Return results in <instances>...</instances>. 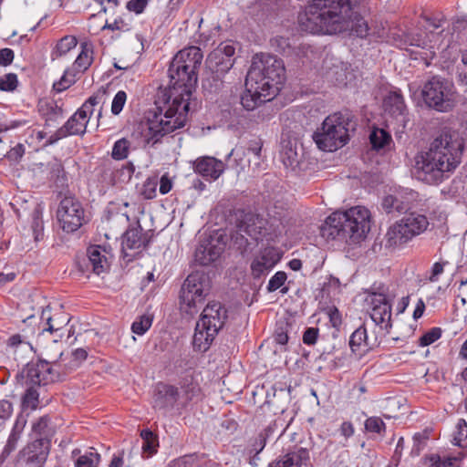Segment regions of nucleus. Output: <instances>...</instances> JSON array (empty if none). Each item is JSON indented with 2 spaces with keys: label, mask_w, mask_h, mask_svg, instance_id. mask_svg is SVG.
Instances as JSON below:
<instances>
[{
  "label": "nucleus",
  "mask_w": 467,
  "mask_h": 467,
  "mask_svg": "<svg viewBox=\"0 0 467 467\" xmlns=\"http://www.w3.org/2000/svg\"><path fill=\"white\" fill-rule=\"evenodd\" d=\"M150 238L147 232H143L140 225L129 227L122 235L121 250L124 256H128L127 250H137L148 246Z\"/></svg>",
  "instance_id": "393cba45"
},
{
  "label": "nucleus",
  "mask_w": 467,
  "mask_h": 467,
  "mask_svg": "<svg viewBox=\"0 0 467 467\" xmlns=\"http://www.w3.org/2000/svg\"><path fill=\"white\" fill-rule=\"evenodd\" d=\"M327 314L332 327L338 328L342 324V317L339 310L336 306H332L327 309Z\"/></svg>",
  "instance_id": "338daca9"
},
{
  "label": "nucleus",
  "mask_w": 467,
  "mask_h": 467,
  "mask_svg": "<svg viewBox=\"0 0 467 467\" xmlns=\"http://www.w3.org/2000/svg\"><path fill=\"white\" fill-rule=\"evenodd\" d=\"M130 148V142L125 139L122 138L120 140H118L112 148L111 156L114 160L121 161L128 157Z\"/></svg>",
  "instance_id": "49530a36"
},
{
  "label": "nucleus",
  "mask_w": 467,
  "mask_h": 467,
  "mask_svg": "<svg viewBox=\"0 0 467 467\" xmlns=\"http://www.w3.org/2000/svg\"><path fill=\"white\" fill-rule=\"evenodd\" d=\"M25 153V146L21 143H17L15 147H13L7 153L5 157L10 161L18 162Z\"/></svg>",
  "instance_id": "0e129e2a"
},
{
  "label": "nucleus",
  "mask_w": 467,
  "mask_h": 467,
  "mask_svg": "<svg viewBox=\"0 0 467 467\" xmlns=\"http://www.w3.org/2000/svg\"><path fill=\"white\" fill-rule=\"evenodd\" d=\"M245 89L241 96V104L246 110H254L266 101L272 100L275 95L267 94L264 91L259 83L246 75Z\"/></svg>",
  "instance_id": "a211bd4d"
},
{
  "label": "nucleus",
  "mask_w": 467,
  "mask_h": 467,
  "mask_svg": "<svg viewBox=\"0 0 467 467\" xmlns=\"http://www.w3.org/2000/svg\"><path fill=\"white\" fill-rule=\"evenodd\" d=\"M159 179L157 176L148 177L140 189V195L146 200H151L156 197Z\"/></svg>",
  "instance_id": "de8ad7c7"
},
{
  "label": "nucleus",
  "mask_w": 467,
  "mask_h": 467,
  "mask_svg": "<svg viewBox=\"0 0 467 467\" xmlns=\"http://www.w3.org/2000/svg\"><path fill=\"white\" fill-rule=\"evenodd\" d=\"M153 317L150 315L138 317L131 325V331L139 336L144 335L151 327Z\"/></svg>",
  "instance_id": "a18cd8bd"
},
{
  "label": "nucleus",
  "mask_w": 467,
  "mask_h": 467,
  "mask_svg": "<svg viewBox=\"0 0 467 467\" xmlns=\"http://www.w3.org/2000/svg\"><path fill=\"white\" fill-rule=\"evenodd\" d=\"M380 291H370L366 298L369 305V316L373 322L381 329L389 332L391 324V304L382 288Z\"/></svg>",
  "instance_id": "4468645a"
},
{
  "label": "nucleus",
  "mask_w": 467,
  "mask_h": 467,
  "mask_svg": "<svg viewBox=\"0 0 467 467\" xmlns=\"http://www.w3.org/2000/svg\"><path fill=\"white\" fill-rule=\"evenodd\" d=\"M62 361H64V353L59 352L57 359L49 358L36 363H28L16 375V379L22 381V384L41 388L60 379L63 376L60 370Z\"/></svg>",
  "instance_id": "9d476101"
},
{
  "label": "nucleus",
  "mask_w": 467,
  "mask_h": 467,
  "mask_svg": "<svg viewBox=\"0 0 467 467\" xmlns=\"http://www.w3.org/2000/svg\"><path fill=\"white\" fill-rule=\"evenodd\" d=\"M288 328L289 325L285 322H279L276 324V328L274 333V338L277 344L281 346H285L287 344L289 339Z\"/></svg>",
  "instance_id": "5fc2aeb1"
},
{
  "label": "nucleus",
  "mask_w": 467,
  "mask_h": 467,
  "mask_svg": "<svg viewBox=\"0 0 467 467\" xmlns=\"http://www.w3.org/2000/svg\"><path fill=\"white\" fill-rule=\"evenodd\" d=\"M385 112L389 114L399 127L406 128L409 121L408 109L404 98L400 90L395 89L389 92L383 100Z\"/></svg>",
  "instance_id": "6ab92c4d"
},
{
  "label": "nucleus",
  "mask_w": 467,
  "mask_h": 467,
  "mask_svg": "<svg viewBox=\"0 0 467 467\" xmlns=\"http://www.w3.org/2000/svg\"><path fill=\"white\" fill-rule=\"evenodd\" d=\"M287 278L286 273L284 271H278L276 272L269 280L267 285V291L268 292H275L277 289L281 288Z\"/></svg>",
  "instance_id": "4d7b16f0"
},
{
  "label": "nucleus",
  "mask_w": 467,
  "mask_h": 467,
  "mask_svg": "<svg viewBox=\"0 0 467 467\" xmlns=\"http://www.w3.org/2000/svg\"><path fill=\"white\" fill-rule=\"evenodd\" d=\"M153 406L159 410L183 409L180 405L178 387L158 383L153 396Z\"/></svg>",
  "instance_id": "aec40b11"
},
{
  "label": "nucleus",
  "mask_w": 467,
  "mask_h": 467,
  "mask_svg": "<svg viewBox=\"0 0 467 467\" xmlns=\"http://www.w3.org/2000/svg\"><path fill=\"white\" fill-rule=\"evenodd\" d=\"M280 158L284 165L291 170H295L299 164V156L291 145L284 147L280 153Z\"/></svg>",
  "instance_id": "c03bdc74"
},
{
  "label": "nucleus",
  "mask_w": 467,
  "mask_h": 467,
  "mask_svg": "<svg viewBox=\"0 0 467 467\" xmlns=\"http://www.w3.org/2000/svg\"><path fill=\"white\" fill-rule=\"evenodd\" d=\"M400 220L412 238L424 233L430 225L428 217L418 212L406 213Z\"/></svg>",
  "instance_id": "cd10ccee"
},
{
  "label": "nucleus",
  "mask_w": 467,
  "mask_h": 467,
  "mask_svg": "<svg viewBox=\"0 0 467 467\" xmlns=\"http://www.w3.org/2000/svg\"><path fill=\"white\" fill-rule=\"evenodd\" d=\"M47 116L46 122L47 125H49V122H56L60 118H62L63 115V109L61 107L57 106V104H49L47 107V112L45 113Z\"/></svg>",
  "instance_id": "052dcab7"
},
{
  "label": "nucleus",
  "mask_w": 467,
  "mask_h": 467,
  "mask_svg": "<svg viewBox=\"0 0 467 467\" xmlns=\"http://www.w3.org/2000/svg\"><path fill=\"white\" fill-rule=\"evenodd\" d=\"M157 110L152 118L141 121L138 126L142 141L147 145H155L163 136L182 129L187 122L190 103H182L169 99L167 93L158 97Z\"/></svg>",
  "instance_id": "7ed1b4c3"
},
{
  "label": "nucleus",
  "mask_w": 467,
  "mask_h": 467,
  "mask_svg": "<svg viewBox=\"0 0 467 467\" xmlns=\"http://www.w3.org/2000/svg\"><path fill=\"white\" fill-rule=\"evenodd\" d=\"M135 171V166L132 162L129 161L122 167L116 171V176H119V180L121 182H130Z\"/></svg>",
  "instance_id": "680f3d73"
},
{
  "label": "nucleus",
  "mask_w": 467,
  "mask_h": 467,
  "mask_svg": "<svg viewBox=\"0 0 467 467\" xmlns=\"http://www.w3.org/2000/svg\"><path fill=\"white\" fill-rule=\"evenodd\" d=\"M457 432L453 438L454 444L461 448H467V421L460 419L457 422Z\"/></svg>",
  "instance_id": "603ef678"
},
{
  "label": "nucleus",
  "mask_w": 467,
  "mask_h": 467,
  "mask_svg": "<svg viewBox=\"0 0 467 467\" xmlns=\"http://www.w3.org/2000/svg\"><path fill=\"white\" fill-rule=\"evenodd\" d=\"M41 318L46 320V325L47 326L43 330L49 331L50 333L61 329L68 321L67 317H59V315L51 316L49 308L42 310Z\"/></svg>",
  "instance_id": "e433bc0d"
},
{
  "label": "nucleus",
  "mask_w": 467,
  "mask_h": 467,
  "mask_svg": "<svg viewBox=\"0 0 467 467\" xmlns=\"http://www.w3.org/2000/svg\"><path fill=\"white\" fill-rule=\"evenodd\" d=\"M140 437L143 440L142 450L144 452H149L150 455L156 452L157 438L153 432L148 429L142 430Z\"/></svg>",
  "instance_id": "3c124183"
},
{
  "label": "nucleus",
  "mask_w": 467,
  "mask_h": 467,
  "mask_svg": "<svg viewBox=\"0 0 467 467\" xmlns=\"http://www.w3.org/2000/svg\"><path fill=\"white\" fill-rule=\"evenodd\" d=\"M180 405L182 408L192 401H197L202 397V389L197 379L192 375H186L179 383Z\"/></svg>",
  "instance_id": "a878e982"
},
{
  "label": "nucleus",
  "mask_w": 467,
  "mask_h": 467,
  "mask_svg": "<svg viewBox=\"0 0 467 467\" xmlns=\"http://www.w3.org/2000/svg\"><path fill=\"white\" fill-rule=\"evenodd\" d=\"M227 317L226 309L218 302L209 303L201 315L193 335V348L205 352L223 327Z\"/></svg>",
  "instance_id": "1a4fd4ad"
},
{
  "label": "nucleus",
  "mask_w": 467,
  "mask_h": 467,
  "mask_svg": "<svg viewBox=\"0 0 467 467\" xmlns=\"http://www.w3.org/2000/svg\"><path fill=\"white\" fill-rule=\"evenodd\" d=\"M78 44V39L74 36H65L60 38L56 47L51 51V59H57L67 55L71 49L75 48Z\"/></svg>",
  "instance_id": "c9c22d12"
},
{
  "label": "nucleus",
  "mask_w": 467,
  "mask_h": 467,
  "mask_svg": "<svg viewBox=\"0 0 467 467\" xmlns=\"http://www.w3.org/2000/svg\"><path fill=\"white\" fill-rule=\"evenodd\" d=\"M442 330L441 327H432L425 334H423L419 339V345L420 347H427L441 337Z\"/></svg>",
  "instance_id": "6e6d98bb"
},
{
  "label": "nucleus",
  "mask_w": 467,
  "mask_h": 467,
  "mask_svg": "<svg viewBox=\"0 0 467 467\" xmlns=\"http://www.w3.org/2000/svg\"><path fill=\"white\" fill-rule=\"evenodd\" d=\"M279 256L273 248H265L252 261L251 275L254 279H259L267 275L278 263Z\"/></svg>",
  "instance_id": "4be33fe9"
},
{
  "label": "nucleus",
  "mask_w": 467,
  "mask_h": 467,
  "mask_svg": "<svg viewBox=\"0 0 467 467\" xmlns=\"http://www.w3.org/2000/svg\"><path fill=\"white\" fill-rule=\"evenodd\" d=\"M193 170L206 180H217L224 171L225 164L210 156L197 158L193 161Z\"/></svg>",
  "instance_id": "5701e85b"
},
{
  "label": "nucleus",
  "mask_w": 467,
  "mask_h": 467,
  "mask_svg": "<svg viewBox=\"0 0 467 467\" xmlns=\"http://www.w3.org/2000/svg\"><path fill=\"white\" fill-rule=\"evenodd\" d=\"M467 456L463 451L456 455H443L432 453L425 457L431 467H461L462 461Z\"/></svg>",
  "instance_id": "7c9ffc66"
},
{
  "label": "nucleus",
  "mask_w": 467,
  "mask_h": 467,
  "mask_svg": "<svg viewBox=\"0 0 467 467\" xmlns=\"http://www.w3.org/2000/svg\"><path fill=\"white\" fill-rule=\"evenodd\" d=\"M80 48L81 50L72 65L74 70H76L79 74L84 73L86 70H88L93 63L94 59V52L91 44H88L87 42L81 43Z\"/></svg>",
  "instance_id": "2f4dec72"
},
{
  "label": "nucleus",
  "mask_w": 467,
  "mask_h": 467,
  "mask_svg": "<svg viewBox=\"0 0 467 467\" xmlns=\"http://www.w3.org/2000/svg\"><path fill=\"white\" fill-rule=\"evenodd\" d=\"M7 348L8 351L16 354L17 350L29 352L32 349V347L21 335L15 334L8 338Z\"/></svg>",
  "instance_id": "79ce46f5"
},
{
  "label": "nucleus",
  "mask_w": 467,
  "mask_h": 467,
  "mask_svg": "<svg viewBox=\"0 0 467 467\" xmlns=\"http://www.w3.org/2000/svg\"><path fill=\"white\" fill-rule=\"evenodd\" d=\"M310 462V455L307 449L294 447L285 454L279 456L269 463L268 467H307Z\"/></svg>",
  "instance_id": "b1692460"
},
{
  "label": "nucleus",
  "mask_w": 467,
  "mask_h": 467,
  "mask_svg": "<svg viewBox=\"0 0 467 467\" xmlns=\"http://www.w3.org/2000/svg\"><path fill=\"white\" fill-rule=\"evenodd\" d=\"M285 66L282 59L269 54L255 55L247 72L267 94L277 95L285 81Z\"/></svg>",
  "instance_id": "6e6552de"
},
{
  "label": "nucleus",
  "mask_w": 467,
  "mask_h": 467,
  "mask_svg": "<svg viewBox=\"0 0 467 467\" xmlns=\"http://www.w3.org/2000/svg\"><path fill=\"white\" fill-rule=\"evenodd\" d=\"M421 97L428 108L438 112H449L455 106L453 84L438 76L432 77L424 84Z\"/></svg>",
  "instance_id": "9b49d317"
},
{
  "label": "nucleus",
  "mask_w": 467,
  "mask_h": 467,
  "mask_svg": "<svg viewBox=\"0 0 467 467\" xmlns=\"http://www.w3.org/2000/svg\"><path fill=\"white\" fill-rule=\"evenodd\" d=\"M126 100H127L126 92L123 90L118 91L112 100L111 113L113 115H119L121 112V110L123 109Z\"/></svg>",
  "instance_id": "bf43d9fd"
},
{
  "label": "nucleus",
  "mask_w": 467,
  "mask_h": 467,
  "mask_svg": "<svg viewBox=\"0 0 467 467\" xmlns=\"http://www.w3.org/2000/svg\"><path fill=\"white\" fill-rule=\"evenodd\" d=\"M464 140L455 130H444L431 143L426 151L415 158L417 176L429 184L441 183L446 173L452 172L461 163Z\"/></svg>",
  "instance_id": "f257e3e1"
},
{
  "label": "nucleus",
  "mask_w": 467,
  "mask_h": 467,
  "mask_svg": "<svg viewBox=\"0 0 467 467\" xmlns=\"http://www.w3.org/2000/svg\"><path fill=\"white\" fill-rule=\"evenodd\" d=\"M283 213V211L276 212L275 208L269 209L267 218H264L253 212L238 211L235 213L236 233L232 235V238L240 246L248 244L247 238L244 234L256 242L264 238L272 240L281 233L284 226Z\"/></svg>",
  "instance_id": "423d86ee"
},
{
  "label": "nucleus",
  "mask_w": 467,
  "mask_h": 467,
  "mask_svg": "<svg viewBox=\"0 0 467 467\" xmlns=\"http://www.w3.org/2000/svg\"><path fill=\"white\" fill-rule=\"evenodd\" d=\"M104 96L105 91H98L89 97L88 99L79 109L84 110L88 117H91L94 111V106L99 104L103 100Z\"/></svg>",
  "instance_id": "864d4df0"
},
{
  "label": "nucleus",
  "mask_w": 467,
  "mask_h": 467,
  "mask_svg": "<svg viewBox=\"0 0 467 467\" xmlns=\"http://www.w3.org/2000/svg\"><path fill=\"white\" fill-rule=\"evenodd\" d=\"M89 119L90 117H88L84 110L78 109L62 127L49 137L48 143H56L59 140L68 136L84 135Z\"/></svg>",
  "instance_id": "f3484780"
},
{
  "label": "nucleus",
  "mask_w": 467,
  "mask_h": 467,
  "mask_svg": "<svg viewBox=\"0 0 467 467\" xmlns=\"http://www.w3.org/2000/svg\"><path fill=\"white\" fill-rule=\"evenodd\" d=\"M86 270L90 267L96 275H100L108 270L109 265L105 254L101 252L99 245H94L88 248L87 251Z\"/></svg>",
  "instance_id": "c85d7f7f"
},
{
  "label": "nucleus",
  "mask_w": 467,
  "mask_h": 467,
  "mask_svg": "<svg viewBox=\"0 0 467 467\" xmlns=\"http://www.w3.org/2000/svg\"><path fill=\"white\" fill-rule=\"evenodd\" d=\"M210 291V281L207 275L202 272L190 274L184 281L181 290V302L189 308L195 307L202 303Z\"/></svg>",
  "instance_id": "ddd939ff"
},
{
  "label": "nucleus",
  "mask_w": 467,
  "mask_h": 467,
  "mask_svg": "<svg viewBox=\"0 0 467 467\" xmlns=\"http://www.w3.org/2000/svg\"><path fill=\"white\" fill-rule=\"evenodd\" d=\"M448 265L447 261L444 262H436L431 266L430 275L428 276V280L431 283L438 282L440 279V275L443 274L445 265Z\"/></svg>",
  "instance_id": "e2e57ef3"
},
{
  "label": "nucleus",
  "mask_w": 467,
  "mask_h": 467,
  "mask_svg": "<svg viewBox=\"0 0 467 467\" xmlns=\"http://www.w3.org/2000/svg\"><path fill=\"white\" fill-rule=\"evenodd\" d=\"M224 250V244L218 239L207 238L196 247L194 261L200 265H209L220 257Z\"/></svg>",
  "instance_id": "412c9836"
},
{
  "label": "nucleus",
  "mask_w": 467,
  "mask_h": 467,
  "mask_svg": "<svg viewBox=\"0 0 467 467\" xmlns=\"http://www.w3.org/2000/svg\"><path fill=\"white\" fill-rule=\"evenodd\" d=\"M18 84L17 76L15 73H8L0 77V90L13 91Z\"/></svg>",
  "instance_id": "13d9d810"
},
{
  "label": "nucleus",
  "mask_w": 467,
  "mask_h": 467,
  "mask_svg": "<svg viewBox=\"0 0 467 467\" xmlns=\"http://www.w3.org/2000/svg\"><path fill=\"white\" fill-rule=\"evenodd\" d=\"M382 208L387 213L394 212L403 213L410 209V202L407 198L395 195H388L382 201Z\"/></svg>",
  "instance_id": "f704fd0d"
},
{
  "label": "nucleus",
  "mask_w": 467,
  "mask_h": 467,
  "mask_svg": "<svg viewBox=\"0 0 467 467\" xmlns=\"http://www.w3.org/2000/svg\"><path fill=\"white\" fill-rule=\"evenodd\" d=\"M351 127L350 114L336 112L324 119L321 127L314 132L313 140L318 149L324 151H335L348 143Z\"/></svg>",
  "instance_id": "0eeeda50"
},
{
  "label": "nucleus",
  "mask_w": 467,
  "mask_h": 467,
  "mask_svg": "<svg viewBox=\"0 0 467 467\" xmlns=\"http://www.w3.org/2000/svg\"><path fill=\"white\" fill-rule=\"evenodd\" d=\"M26 420L23 419H17L12 429V431L8 437L7 442L4 447L1 454V458L5 460L7 456L14 451L17 446V442L21 437L22 431L25 428Z\"/></svg>",
  "instance_id": "473e14b6"
},
{
  "label": "nucleus",
  "mask_w": 467,
  "mask_h": 467,
  "mask_svg": "<svg viewBox=\"0 0 467 467\" xmlns=\"http://www.w3.org/2000/svg\"><path fill=\"white\" fill-rule=\"evenodd\" d=\"M369 141L373 149L381 150L392 141L390 134L383 129L375 128L370 135Z\"/></svg>",
  "instance_id": "58836bf2"
},
{
  "label": "nucleus",
  "mask_w": 467,
  "mask_h": 467,
  "mask_svg": "<svg viewBox=\"0 0 467 467\" xmlns=\"http://www.w3.org/2000/svg\"><path fill=\"white\" fill-rule=\"evenodd\" d=\"M377 344V340L370 342L365 326L358 327L350 336L349 347L353 353L361 355Z\"/></svg>",
  "instance_id": "c756f323"
},
{
  "label": "nucleus",
  "mask_w": 467,
  "mask_h": 467,
  "mask_svg": "<svg viewBox=\"0 0 467 467\" xmlns=\"http://www.w3.org/2000/svg\"><path fill=\"white\" fill-rule=\"evenodd\" d=\"M32 431L36 439H47L51 441V437L55 434V426L51 424L49 416L40 417L32 426Z\"/></svg>",
  "instance_id": "72a5a7b5"
},
{
  "label": "nucleus",
  "mask_w": 467,
  "mask_h": 467,
  "mask_svg": "<svg viewBox=\"0 0 467 467\" xmlns=\"http://www.w3.org/2000/svg\"><path fill=\"white\" fill-rule=\"evenodd\" d=\"M72 359L66 363V358L64 357V361L60 362L61 367L60 370L63 376L67 375L71 370L78 368L88 357V351L85 348H77L71 353Z\"/></svg>",
  "instance_id": "4c0bfd02"
},
{
  "label": "nucleus",
  "mask_w": 467,
  "mask_h": 467,
  "mask_svg": "<svg viewBox=\"0 0 467 467\" xmlns=\"http://www.w3.org/2000/svg\"><path fill=\"white\" fill-rule=\"evenodd\" d=\"M235 47L232 42L221 43L207 57L206 67L218 77L227 73L234 64Z\"/></svg>",
  "instance_id": "2eb2a0df"
},
{
  "label": "nucleus",
  "mask_w": 467,
  "mask_h": 467,
  "mask_svg": "<svg viewBox=\"0 0 467 467\" xmlns=\"http://www.w3.org/2000/svg\"><path fill=\"white\" fill-rule=\"evenodd\" d=\"M26 389L22 398V404L26 409L36 410L39 403V392L37 387L26 385Z\"/></svg>",
  "instance_id": "37998d69"
},
{
  "label": "nucleus",
  "mask_w": 467,
  "mask_h": 467,
  "mask_svg": "<svg viewBox=\"0 0 467 467\" xmlns=\"http://www.w3.org/2000/svg\"><path fill=\"white\" fill-rule=\"evenodd\" d=\"M50 446L51 441L47 439H36L19 451L18 461L26 467H43Z\"/></svg>",
  "instance_id": "dca6fc26"
},
{
  "label": "nucleus",
  "mask_w": 467,
  "mask_h": 467,
  "mask_svg": "<svg viewBox=\"0 0 467 467\" xmlns=\"http://www.w3.org/2000/svg\"><path fill=\"white\" fill-rule=\"evenodd\" d=\"M12 412V403L5 400H0V425L11 416Z\"/></svg>",
  "instance_id": "69168bd1"
},
{
  "label": "nucleus",
  "mask_w": 467,
  "mask_h": 467,
  "mask_svg": "<svg viewBox=\"0 0 467 467\" xmlns=\"http://www.w3.org/2000/svg\"><path fill=\"white\" fill-rule=\"evenodd\" d=\"M202 57L201 48L194 46L180 50L173 57L168 70L170 84L167 95L169 99H175V104L177 101L190 103Z\"/></svg>",
  "instance_id": "20e7f679"
},
{
  "label": "nucleus",
  "mask_w": 467,
  "mask_h": 467,
  "mask_svg": "<svg viewBox=\"0 0 467 467\" xmlns=\"http://www.w3.org/2000/svg\"><path fill=\"white\" fill-rule=\"evenodd\" d=\"M365 430L370 433L384 435L386 432V425L381 418L372 416L368 418L364 423Z\"/></svg>",
  "instance_id": "8fccbe9b"
},
{
  "label": "nucleus",
  "mask_w": 467,
  "mask_h": 467,
  "mask_svg": "<svg viewBox=\"0 0 467 467\" xmlns=\"http://www.w3.org/2000/svg\"><path fill=\"white\" fill-rule=\"evenodd\" d=\"M412 239V236H410V233H408L405 228L404 223L400 220L388 229L385 234V247L390 249L400 248Z\"/></svg>",
  "instance_id": "bb28decb"
},
{
  "label": "nucleus",
  "mask_w": 467,
  "mask_h": 467,
  "mask_svg": "<svg viewBox=\"0 0 467 467\" xmlns=\"http://www.w3.org/2000/svg\"><path fill=\"white\" fill-rule=\"evenodd\" d=\"M149 0H130L127 3V9L135 14H141L148 5Z\"/></svg>",
  "instance_id": "774afa93"
},
{
  "label": "nucleus",
  "mask_w": 467,
  "mask_h": 467,
  "mask_svg": "<svg viewBox=\"0 0 467 467\" xmlns=\"http://www.w3.org/2000/svg\"><path fill=\"white\" fill-rule=\"evenodd\" d=\"M358 0H313L298 15L302 31L314 35H332L340 31L351 17Z\"/></svg>",
  "instance_id": "f03ea898"
},
{
  "label": "nucleus",
  "mask_w": 467,
  "mask_h": 467,
  "mask_svg": "<svg viewBox=\"0 0 467 467\" xmlns=\"http://www.w3.org/2000/svg\"><path fill=\"white\" fill-rule=\"evenodd\" d=\"M100 454L95 450L87 451L80 455L75 462L76 467H98L100 462Z\"/></svg>",
  "instance_id": "a19ab883"
},
{
  "label": "nucleus",
  "mask_w": 467,
  "mask_h": 467,
  "mask_svg": "<svg viewBox=\"0 0 467 467\" xmlns=\"http://www.w3.org/2000/svg\"><path fill=\"white\" fill-rule=\"evenodd\" d=\"M57 217L64 232L74 233L89 221L82 202L74 196H65L59 202Z\"/></svg>",
  "instance_id": "f8f14e48"
},
{
  "label": "nucleus",
  "mask_w": 467,
  "mask_h": 467,
  "mask_svg": "<svg viewBox=\"0 0 467 467\" xmlns=\"http://www.w3.org/2000/svg\"><path fill=\"white\" fill-rule=\"evenodd\" d=\"M369 230V211L363 206H355L329 215L322 224L320 234L327 239H349L352 243H358L366 237Z\"/></svg>",
  "instance_id": "39448f33"
},
{
  "label": "nucleus",
  "mask_w": 467,
  "mask_h": 467,
  "mask_svg": "<svg viewBox=\"0 0 467 467\" xmlns=\"http://www.w3.org/2000/svg\"><path fill=\"white\" fill-rule=\"evenodd\" d=\"M78 75L79 73L74 70L72 67L67 68L60 79L53 84V89L58 93L65 91L76 83Z\"/></svg>",
  "instance_id": "ea45409f"
},
{
  "label": "nucleus",
  "mask_w": 467,
  "mask_h": 467,
  "mask_svg": "<svg viewBox=\"0 0 467 467\" xmlns=\"http://www.w3.org/2000/svg\"><path fill=\"white\" fill-rule=\"evenodd\" d=\"M428 46L425 38L422 37L421 35L419 34H407L404 36V39L400 44V47L402 49L409 50V47H417L425 48Z\"/></svg>",
  "instance_id": "09e8293b"
}]
</instances>
